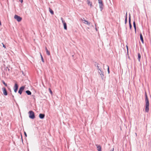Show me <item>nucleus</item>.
<instances>
[{
	"label": "nucleus",
	"instance_id": "nucleus-40",
	"mask_svg": "<svg viewBox=\"0 0 151 151\" xmlns=\"http://www.w3.org/2000/svg\"><path fill=\"white\" fill-rule=\"evenodd\" d=\"M8 70L9 71V68L8 69Z\"/></svg>",
	"mask_w": 151,
	"mask_h": 151
},
{
	"label": "nucleus",
	"instance_id": "nucleus-32",
	"mask_svg": "<svg viewBox=\"0 0 151 151\" xmlns=\"http://www.w3.org/2000/svg\"><path fill=\"white\" fill-rule=\"evenodd\" d=\"M127 12H126V16H125V19H127Z\"/></svg>",
	"mask_w": 151,
	"mask_h": 151
},
{
	"label": "nucleus",
	"instance_id": "nucleus-34",
	"mask_svg": "<svg viewBox=\"0 0 151 151\" xmlns=\"http://www.w3.org/2000/svg\"><path fill=\"white\" fill-rule=\"evenodd\" d=\"M127 52H128V47L127 46Z\"/></svg>",
	"mask_w": 151,
	"mask_h": 151
},
{
	"label": "nucleus",
	"instance_id": "nucleus-10",
	"mask_svg": "<svg viewBox=\"0 0 151 151\" xmlns=\"http://www.w3.org/2000/svg\"><path fill=\"white\" fill-rule=\"evenodd\" d=\"M96 146L98 151H101V147L100 145H98L97 144L96 145Z\"/></svg>",
	"mask_w": 151,
	"mask_h": 151
},
{
	"label": "nucleus",
	"instance_id": "nucleus-25",
	"mask_svg": "<svg viewBox=\"0 0 151 151\" xmlns=\"http://www.w3.org/2000/svg\"><path fill=\"white\" fill-rule=\"evenodd\" d=\"M49 90L50 91V93L51 94H52V91H51V89L50 88H49Z\"/></svg>",
	"mask_w": 151,
	"mask_h": 151
},
{
	"label": "nucleus",
	"instance_id": "nucleus-20",
	"mask_svg": "<svg viewBox=\"0 0 151 151\" xmlns=\"http://www.w3.org/2000/svg\"><path fill=\"white\" fill-rule=\"evenodd\" d=\"M87 4L88 5H90L91 6L92 5V3L89 0H87Z\"/></svg>",
	"mask_w": 151,
	"mask_h": 151
},
{
	"label": "nucleus",
	"instance_id": "nucleus-33",
	"mask_svg": "<svg viewBox=\"0 0 151 151\" xmlns=\"http://www.w3.org/2000/svg\"><path fill=\"white\" fill-rule=\"evenodd\" d=\"M23 0H19V1L21 3L23 2Z\"/></svg>",
	"mask_w": 151,
	"mask_h": 151
},
{
	"label": "nucleus",
	"instance_id": "nucleus-26",
	"mask_svg": "<svg viewBox=\"0 0 151 151\" xmlns=\"http://www.w3.org/2000/svg\"><path fill=\"white\" fill-rule=\"evenodd\" d=\"M32 98L35 101V96L34 95H32Z\"/></svg>",
	"mask_w": 151,
	"mask_h": 151
},
{
	"label": "nucleus",
	"instance_id": "nucleus-31",
	"mask_svg": "<svg viewBox=\"0 0 151 151\" xmlns=\"http://www.w3.org/2000/svg\"><path fill=\"white\" fill-rule=\"evenodd\" d=\"M24 134L25 136L26 137L27 136V135L26 133V132H24Z\"/></svg>",
	"mask_w": 151,
	"mask_h": 151
},
{
	"label": "nucleus",
	"instance_id": "nucleus-14",
	"mask_svg": "<svg viewBox=\"0 0 151 151\" xmlns=\"http://www.w3.org/2000/svg\"><path fill=\"white\" fill-rule=\"evenodd\" d=\"M133 27L134 28L135 33L136 32V25L135 21H134L133 22Z\"/></svg>",
	"mask_w": 151,
	"mask_h": 151
},
{
	"label": "nucleus",
	"instance_id": "nucleus-41",
	"mask_svg": "<svg viewBox=\"0 0 151 151\" xmlns=\"http://www.w3.org/2000/svg\"><path fill=\"white\" fill-rule=\"evenodd\" d=\"M73 56H74V55H72V56H73Z\"/></svg>",
	"mask_w": 151,
	"mask_h": 151
},
{
	"label": "nucleus",
	"instance_id": "nucleus-11",
	"mask_svg": "<svg viewBox=\"0 0 151 151\" xmlns=\"http://www.w3.org/2000/svg\"><path fill=\"white\" fill-rule=\"evenodd\" d=\"M45 115L44 114H40L39 115V117L41 119H43L45 118Z\"/></svg>",
	"mask_w": 151,
	"mask_h": 151
},
{
	"label": "nucleus",
	"instance_id": "nucleus-1",
	"mask_svg": "<svg viewBox=\"0 0 151 151\" xmlns=\"http://www.w3.org/2000/svg\"><path fill=\"white\" fill-rule=\"evenodd\" d=\"M145 111L146 112H148L149 110V101L147 94L146 92L145 93Z\"/></svg>",
	"mask_w": 151,
	"mask_h": 151
},
{
	"label": "nucleus",
	"instance_id": "nucleus-18",
	"mask_svg": "<svg viewBox=\"0 0 151 151\" xmlns=\"http://www.w3.org/2000/svg\"><path fill=\"white\" fill-rule=\"evenodd\" d=\"M141 55L140 53H138V60L139 62L140 61L141 58Z\"/></svg>",
	"mask_w": 151,
	"mask_h": 151
},
{
	"label": "nucleus",
	"instance_id": "nucleus-36",
	"mask_svg": "<svg viewBox=\"0 0 151 151\" xmlns=\"http://www.w3.org/2000/svg\"><path fill=\"white\" fill-rule=\"evenodd\" d=\"M40 56H41V58H42V55L41 53H40Z\"/></svg>",
	"mask_w": 151,
	"mask_h": 151
},
{
	"label": "nucleus",
	"instance_id": "nucleus-35",
	"mask_svg": "<svg viewBox=\"0 0 151 151\" xmlns=\"http://www.w3.org/2000/svg\"><path fill=\"white\" fill-rule=\"evenodd\" d=\"M114 148H113L112 150H111L110 151H114Z\"/></svg>",
	"mask_w": 151,
	"mask_h": 151
},
{
	"label": "nucleus",
	"instance_id": "nucleus-39",
	"mask_svg": "<svg viewBox=\"0 0 151 151\" xmlns=\"http://www.w3.org/2000/svg\"><path fill=\"white\" fill-rule=\"evenodd\" d=\"M150 98H151V95H150Z\"/></svg>",
	"mask_w": 151,
	"mask_h": 151
},
{
	"label": "nucleus",
	"instance_id": "nucleus-8",
	"mask_svg": "<svg viewBox=\"0 0 151 151\" xmlns=\"http://www.w3.org/2000/svg\"><path fill=\"white\" fill-rule=\"evenodd\" d=\"M81 20L82 21H84V22H83V23L85 24H88L89 25H90V22H88V21L85 20L84 18H81Z\"/></svg>",
	"mask_w": 151,
	"mask_h": 151
},
{
	"label": "nucleus",
	"instance_id": "nucleus-22",
	"mask_svg": "<svg viewBox=\"0 0 151 151\" xmlns=\"http://www.w3.org/2000/svg\"><path fill=\"white\" fill-rule=\"evenodd\" d=\"M2 83H3L5 86H7V84L5 83V82L4 81V80H2Z\"/></svg>",
	"mask_w": 151,
	"mask_h": 151
},
{
	"label": "nucleus",
	"instance_id": "nucleus-5",
	"mask_svg": "<svg viewBox=\"0 0 151 151\" xmlns=\"http://www.w3.org/2000/svg\"><path fill=\"white\" fill-rule=\"evenodd\" d=\"M25 87L24 86H22L20 87L18 91V93L20 95H21L22 93V91L24 90Z\"/></svg>",
	"mask_w": 151,
	"mask_h": 151
},
{
	"label": "nucleus",
	"instance_id": "nucleus-15",
	"mask_svg": "<svg viewBox=\"0 0 151 151\" xmlns=\"http://www.w3.org/2000/svg\"><path fill=\"white\" fill-rule=\"evenodd\" d=\"M45 50L46 52V53L47 55H50V52L48 51L46 47H45Z\"/></svg>",
	"mask_w": 151,
	"mask_h": 151
},
{
	"label": "nucleus",
	"instance_id": "nucleus-30",
	"mask_svg": "<svg viewBox=\"0 0 151 151\" xmlns=\"http://www.w3.org/2000/svg\"><path fill=\"white\" fill-rule=\"evenodd\" d=\"M41 60H42V61L43 62H44V59L43 58V57H42V58H41Z\"/></svg>",
	"mask_w": 151,
	"mask_h": 151
},
{
	"label": "nucleus",
	"instance_id": "nucleus-7",
	"mask_svg": "<svg viewBox=\"0 0 151 151\" xmlns=\"http://www.w3.org/2000/svg\"><path fill=\"white\" fill-rule=\"evenodd\" d=\"M3 91V94L4 96H7L8 94L6 88L4 87L2 88Z\"/></svg>",
	"mask_w": 151,
	"mask_h": 151
},
{
	"label": "nucleus",
	"instance_id": "nucleus-37",
	"mask_svg": "<svg viewBox=\"0 0 151 151\" xmlns=\"http://www.w3.org/2000/svg\"><path fill=\"white\" fill-rule=\"evenodd\" d=\"M1 25V22L0 21V25Z\"/></svg>",
	"mask_w": 151,
	"mask_h": 151
},
{
	"label": "nucleus",
	"instance_id": "nucleus-28",
	"mask_svg": "<svg viewBox=\"0 0 151 151\" xmlns=\"http://www.w3.org/2000/svg\"><path fill=\"white\" fill-rule=\"evenodd\" d=\"M1 44L3 45V47L5 48H6V47L5 46V45L3 43H2Z\"/></svg>",
	"mask_w": 151,
	"mask_h": 151
},
{
	"label": "nucleus",
	"instance_id": "nucleus-12",
	"mask_svg": "<svg viewBox=\"0 0 151 151\" xmlns=\"http://www.w3.org/2000/svg\"><path fill=\"white\" fill-rule=\"evenodd\" d=\"M140 39L142 42V43L143 44L144 42L143 37L142 36V35L141 33H140Z\"/></svg>",
	"mask_w": 151,
	"mask_h": 151
},
{
	"label": "nucleus",
	"instance_id": "nucleus-3",
	"mask_svg": "<svg viewBox=\"0 0 151 151\" xmlns=\"http://www.w3.org/2000/svg\"><path fill=\"white\" fill-rule=\"evenodd\" d=\"M98 72L100 75L102 80H104V72L102 70L101 68L98 70Z\"/></svg>",
	"mask_w": 151,
	"mask_h": 151
},
{
	"label": "nucleus",
	"instance_id": "nucleus-2",
	"mask_svg": "<svg viewBox=\"0 0 151 151\" xmlns=\"http://www.w3.org/2000/svg\"><path fill=\"white\" fill-rule=\"evenodd\" d=\"M29 117L31 119H33L35 118L34 112L32 111H30L28 112Z\"/></svg>",
	"mask_w": 151,
	"mask_h": 151
},
{
	"label": "nucleus",
	"instance_id": "nucleus-16",
	"mask_svg": "<svg viewBox=\"0 0 151 151\" xmlns=\"http://www.w3.org/2000/svg\"><path fill=\"white\" fill-rule=\"evenodd\" d=\"M63 24L64 28L66 30L67 29V24L65 22L63 23Z\"/></svg>",
	"mask_w": 151,
	"mask_h": 151
},
{
	"label": "nucleus",
	"instance_id": "nucleus-24",
	"mask_svg": "<svg viewBox=\"0 0 151 151\" xmlns=\"http://www.w3.org/2000/svg\"><path fill=\"white\" fill-rule=\"evenodd\" d=\"M107 66L108 67V69H107L108 72V73H110L109 67L108 65H107Z\"/></svg>",
	"mask_w": 151,
	"mask_h": 151
},
{
	"label": "nucleus",
	"instance_id": "nucleus-23",
	"mask_svg": "<svg viewBox=\"0 0 151 151\" xmlns=\"http://www.w3.org/2000/svg\"><path fill=\"white\" fill-rule=\"evenodd\" d=\"M99 4H103V2L101 0H98Z\"/></svg>",
	"mask_w": 151,
	"mask_h": 151
},
{
	"label": "nucleus",
	"instance_id": "nucleus-21",
	"mask_svg": "<svg viewBox=\"0 0 151 151\" xmlns=\"http://www.w3.org/2000/svg\"><path fill=\"white\" fill-rule=\"evenodd\" d=\"M49 12H50V13L52 14H54V12L50 8H49Z\"/></svg>",
	"mask_w": 151,
	"mask_h": 151
},
{
	"label": "nucleus",
	"instance_id": "nucleus-6",
	"mask_svg": "<svg viewBox=\"0 0 151 151\" xmlns=\"http://www.w3.org/2000/svg\"><path fill=\"white\" fill-rule=\"evenodd\" d=\"M14 18L18 22H20L22 19V17L17 15H15L14 16Z\"/></svg>",
	"mask_w": 151,
	"mask_h": 151
},
{
	"label": "nucleus",
	"instance_id": "nucleus-27",
	"mask_svg": "<svg viewBox=\"0 0 151 151\" xmlns=\"http://www.w3.org/2000/svg\"><path fill=\"white\" fill-rule=\"evenodd\" d=\"M61 20H62V23H63L65 22V21H64V20H63V18H62V17H61Z\"/></svg>",
	"mask_w": 151,
	"mask_h": 151
},
{
	"label": "nucleus",
	"instance_id": "nucleus-4",
	"mask_svg": "<svg viewBox=\"0 0 151 151\" xmlns=\"http://www.w3.org/2000/svg\"><path fill=\"white\" fill-rule=\"evenodd\" d=\"M18 85L17 82L15 83L14 86L13 88L14 91L15 93H16L17 92V90L18 88Z\"/></svg>",
	"mask_w": 151,
	"mask_h": 151
},
{
	"label": "nucleus",
	"instance_id": "nucleus-13",
	"mask_svg": "<svg viewBox=\"0 0 151 151\" xmlns=\"http://www.w3.org/2000/svg\"><path fill=\"white\" fill-rule=\"evenodd\" d=\"M104 6V4H99V8L100 9V11H101L103 9V6Z\"/></svg>",
	"mask_w": 151,
	"mask_h": 151
},
{
	"label": "nucleus",
	"instance_id": "nucleus-19",
	"mask_svg": "<svg viewBox=\"0 0 151 151\" xmlns=\"http://www.w3.org/2000/svg\"><path fill=\"white\" fill-rule=\"evenodd\" d=\"M25 92H26V93L28 95H31L32 94L31 92L29 90H27Z\"/></svg>",
	"mask_w": 151,
	"mask_h": 151
},
{
	"label": "nucleus",
	"instance_id": "nucleus-38",
	"mask_svg": "<svg viewBox=\"0 0 151 151\" xmlns=\"http://www.w3.org/2000/svg\"><path fill=\"white\" fill-rule=\"evenodd\" d=\"M12 97L13 98L14 97V96L13 95H12Z\"/></svg>",
	"mask_w": 151,
	"mask_h": 151
},
{
	"label": "nucleus",
	"instance_id": "nucleus-9",
	"mask_svg": "<svg viewBox=\"0 0 151 151\" xmlns=\"http://www.w3.org/2000/svg\"><path fill=\"white\" fill-rule=\"evenodd\" d=\"M129 28L130 29L132 28V25L131 24V16L130 14H129Z\"/></svg>",
	"mask_w": 151,
	"mask_h": 151
},
{
	"label": "nucleus",
	"instance_id": "nucleus-17",
	"mask_svg": "<svg viewBox=\"0 0 151 151\" xmlns=\"http://www.w3.org/2000/svg\"><path fill=\"white\" fill-rule=\"evenodd\" d=\"M99 64L98 63H97L96 62H95V66H96L97 67V69L98 70L100 69L101 68H99Z\"/></svg>",
	"mask_w": 151,
	"mask_h": 151
},
{
	"label": "nucleus",
	"instance_id": "nucleus-29",
	"mask_svg": "<svg viewBox=\"0 0 151 151\" xmlns=\"http://www.w3.org/2000/svg\"><path fill=\"white\" fill-rule=\"evenodd\" d=\"M127 19H125V24H126L127 23Z\"/></svg>",
	"mask_w": 151,
	"mask_h": 151
}]
</instances>
